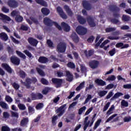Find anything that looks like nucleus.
Masks as SVG:
<instances>
[{
    "label": "nucleus",
    "instance_id": "obj_1",
    "mask_svg": "<svg viewBox=\"0 0 131 131\" xmlns=\"http://www.w3.org/2000/svg\"><path fill=\"white\" fill-rule=\"evenodd\" d=\"M43 23L46 26H50L52 27L53 25H54L58 30H62V28L61 26L58 24V23L56 21H52L50 18L49 17H45L43 19Z\"/></svg>",
    "mask_w": 131,
    "mask_h": 131
},
{
    "label": "nucleus",
    "instance_id": "obj_2",
    "mask_svg": "<svg viewBox=\"0 0 131 131\" xmlns=\"http://www.w3.org/2000/svg\"><path fill=\"white\" fill-rule=\"evenodd\" d=\"M37 82V79L36 78H33L32 79L30 78H27L26 79V82H23V81H21V83L26 86L27 89H32V91H34V87L31 86L30 85L31 83H35Z\"/></svg>",
    "mask_w": 131,
    "mask_h": 131
},
{
    "label": "nucleus",
    "instance_id": "obj_3",
    "mask_svg": "<svg viewBox=\"0 0 131 131\" xmlns=\"http://www.w3.org/2000/svg\"><path fill=\"white\" fill-rule=\"evenodd\" d=\"M108 9L111 12H113L114 13L113 14V17L115 18V19H118L119 17H120V14L119 13L120 9L119 7H117L116 5H109Z\"/></svg>",
    "mask_w": 131,
    "mask_h": 131
},
{
    "label": "nucleus",
    "instance_id": "obj_4",
    "mask_svg": "<svg viewBox=\"0 0 131 131\" xmlns=\"http://www.w3.org/2000/svg\"><path fill=\"white\" fill-rule=\"evenodd\" d=\"M12 17H15V19L16 22L20 23L23 21V17L20 15V12L19 11L13 10L11 13Z\"/></svg>",
    "mask_w": 131,
    "mask_h": 131
},
{
    "label": "nucleus",
    "instance_id": "obj_5",
    "mask_svg": "<svg viewBox=\"0 0 131 131\" xmlns=\"http://www.w3.org/2000/svg\"><path fill=\"white\" fill-rule=\"evenodd\" d=\"M30 98L32 101H35L36 100H41L43 98V95L40 93L32 92L30 95Z\"/></svg>",
    "mask_w": 131,
    "mask_h": 131
},
{
    "label": "nucleus",
    "instance_id": "obj_6",
    "mask_svg": "<svg viewBox=\"0 0 131 131\" xmlns=\"http://www.w3.org/2000/svg\"><path fill=\"white\" fill-rule=\"evenodd\" d=\"M67 47L63 42H59L57 46V52L58 53H65Z\"/></svg>",
    "mask_w": 131,
    "mask_h": 131
},
{
    "label": "nucleus",
    "instance_id": "obj_7",
    "mask_svg": "<svg viewBox=\"0 0 131 131\" xmlns=\"http://www.w3.org/2000/svg\"><path fill=\"white\" fill-rule=\"evenodd\" d=\"M53 84L56 85V88H61L62 83H63V80L57 78H53L51 80Z\"/></svg>",
    "mask_w": 131,
    "mask_h": 131
},
{
    "label": "nucleus",
    "instance_id": "obj_8",
    "mask_svg": "<svg viewBox=\"0 0 131 131\" xmlns=\"http://www.w3.org/2000/svg\"><path fill=\"white\" fill-rule=\"evenodd\" d=\"M82 5L83 8L86 10V11H90L91 9H92V4L89 2V1L86 0H83L82 1Z\"/></svg>",
    "mask_w": 131,
    "mask_h": 131
},
{
    "label": "nucleus",
    "instance_id": "obj_9",
    "mask_svg": "<svg viewBox=\"0 0 131 131\" xmlns=\"http://www.w3.org/2000/svg\"><path fill=\"white\" fill-rule=\"evenodd\" d=\"M67 104H63L62 105H61V106H60L59 107H58L57 110H56V113H58V116H59V117L62 116V115H63V114H64V113H65V110H64V108H65V107H66Z\"/></svg>",
    "mask_w": 131,
    "mask_h": 131
},
{
    "label": "nucleus",
    "instance_id": "obj_10",
    "mask_svg": "<svg viewBox=\"0 0 131 131\" xmlns=\"http://www.w3.org/2000/svg\"><path fill=\"white\" fill-rule=\"evenodd\" d=\"M56 11L62 19H67L68 16L64 12V11H63V9H62V8L59 6L57 7L56 8Z\"/></svg>",
    "mask_w": 131,
    "mask_h": 131
},
{
    "label": "nucleus",
    "instance_id": "obj_11",
    "mask_svg": "<svg viewBox=\"0 0 131 131\" xmlns=\"http://www.w3.org/2000/svg\"><path fill=\"white\" fill-rule=\"evenodd\" d=\"M89 64L90 67L92 69H96V68H98L100 62L98 60H94L89 62Z\"/></svg>",
    "mask_w": 131,
    "mask_h": 131
},
{
    "label": "nucleus",
    "instance_id": "obj_12",
    "mask_svg": "<svg viewBox=\"0 0 131 131\" xmlns=\"http://www.w3.org/2000/svg\"><path fill=\"white\" fill-rule=\"evenodd\" d=\"M10 62L14 65H20V59L17 56H12L10 57Z\"/></svg>",
    "mask_w": 131,
    "mask_h": 131
},
{
    "label": "nucleus",
    "instance_id": "obj_13",
    "mask_svg": "<svg viewBox=\"0 0 131 131\" xmlns=\"http://www.w3.org/2000/svg\"><path fill=\"white\" fill-rule=\"evenodd\" d=\"M61 28H62L63 30L65 32H69L71 30L70 26L65 22L61 23Z\"/></svg>",
    "mask_w": 131,
    "mask_h": 131
},
{
    "label": "nucleus",
    "instance_id": "obj_14",
    "mask_svg": "<svg viewBox=\"0 0 131 131\" xmlns=\"http://www.w3.org/2000/svg\"><path fill=\"white\" fill-rule=\"evenodd\" d=\"M2 67L5 69L8 72V73H10V74L13 73V69H12V68L10 67L8 63H3L2 64Z\"/></svg>",
    "mask_w": 131,
    "mask_h": 131
},
{
    "label": "nucleus",
    "instance_id": "obj_15",
    "mask_svg": "<svg viewBox=\"0 0 131 131\" xmlns=\"http://www.w3.org/2000/svg\"><path fill=\"white\" fill-rule=\"evenodd\" d=\"M8 5L10 8L16 9L18 7V2L15 0H9L8 2Z\"/></svg>",
    "mask_w": 131,
    "mask_h": 131
},
{
    "label": "nucleus",
    "instance_id": "obj_16",
    "mask_svg": "<svg viewBox=\"0 0 131 131\" xmlns=\"http://www.w3.org/2000/svg\"><path fill=\"white\" fill-rule=\"evenodd\" d=\"M76 31L77 33H86L88 30L81 26H78L76 29Z\"/></svg>",
    "mask_w": 131,
    "mask_h": 131
},
{
    "label": "nucleus",
    "instance_id": "obj_17",
    "mask_svg": "<svg viewBox=\"0 0 131 131\" xmlns=\"http://www.w3.org/2000/svg\"><path fill=\"white\" fill-rule=\"evenodd\" d=\"M28 41L29 43H30V45L33 47H36V46H37V43H38V41L33 37H29L28 39Z\"/></svg>",
    "mask_w": 131,
    "mask_h": 131
},
{
    "label": "nucleus",
    "instance_id": "obj_18",
    "mask_svg": "<svg viewBox=\"0 0 131 131\" xmlns=\"http://www.w3.org/2000/svg\"><path fill=\"white\" fill-rule=\"evenodd\" d=\"M87 21L90 25V27H95L96 23H95V20L92 16H89L87 17Z\"/></svg>",
    "mask_w": 131,
    "mask_h": 131
},
{
    "label": "nucleus",
    "instance_id": "obj_19",
    "mask_svg": "<svg viewBox=\"0 0 131 131\" xmlns=\"http://www.w3.org/2000/svg\"><path fill=\"white\" fill-rule=\"evenodd\" d=\"M29 122V119L28 118H23V119L20 121V126H27V124Z\"/></svg>",
    "mask_w": 131,
    "mask_h": 131
},
{
    "label": "nucleus",
    "instance_id": "obj_20",
    "mask_svg": "<svg viewBox=\"0 0 131 131\" xmlns=\"http://www.w3.org/2000/svg\"><path fill=\"white\" fill-rule=\"evenodd\" d=\"M63 8L69 17H72V16H73V12L71 10L70 8H69V6L64 5Z\"/></svg>",
    "mask_w": 131,
    "mask_h": 131
},
{
    "label": "nucleus",
    "instance_id": "obj_21",
    "mask_svg": "<svg viewBox=\"0 0 131 131\" xmlns=\"http://www.w3.org/2000/svg\"><path fill=\"white\" fill-rule=\"evenodd\" d=\"M89 117H86L84 120V127H83V130L84 131L86 130V128L89 127V126L90 125V124L91 123V121L89 120Z\"/></svg>",
    "mask_w": 131,
    "mask_h": 131
},
{
    "label": "nucleus",
    "instance_id": "obj_22",
    "mask_svg": "<svg viewBox=\"0 0 131 131\" xmlns=\"http://www.w3.org/2000/svg\"><path fill=\"white\" fill-rule=\"evenodd\" d=\"M30 19H27V21L28 22V23L29 24H30V25H31L32 24V22L33 23H34L35 24H36V25L38 24V20H37V19H36L32 16L30 17Z\"/></svg>",
    "mask_w": 131,
    "mask_h": 131
},
{
    "label": "nucleus",
    "instance_id": "obj_23",
    "mask_svg": "<svg viewBox=\"0 0 131 131\" xmlns=\"http://www.w3.org/2000/svg\"><path fill=\"white\" fill-rule=\"evenodd\" d=\"M38 62H39V63H41L42 64H46V63L49 62V58L45 56H40L38 59Z\"/></svg>",
    "mask_w": 131,
    "mask_h": 131
},
{
    "label": "nucleus",
    "instance_id": "obj_24",
    "mask_svg": "<svg viewBox=\"0 0 131 131\" xmlns=\"http://www.w3.org/2000/svg\"><path fill=\"white\" fill-rule=\"evenodd\" d=\"M66 77H67V81H72L73 80V75L70 73V72L67 71L66 72Z\"/></svg>",
    "mask_w": 131,
    "mask_h": 131
},
{
    "label": "nucleus",
    "instance_id": "obj_25",
    "mask_svg": "<svg viewBox=\"0 0 131 131\" xmlns=\"http://www.w3.org/2000/svg\"><path fill=\"white\" fill-rule=\"evenodd\" d=\"M95 82L100 86H104V85H106V82L102 79H96L95 80Z\"/></svg>",
    "mask_w": 131,
    "mask_h": 131
},
{
    "label": "nucleus",
    "instance_id": "obj_26",
    "mask_svg": "<svg viewBox=\"0 0 131 131\" xmlns=\"http://www.w3.org/2000/svg\"><path fill=\"white\" fill-rule=\"evenodd\" d=\"M77 19L78 20V21L80 24H85L86 23V20L85 18H83V17L81 16V15H78L77 17Z\"/></svg>",
    "mask_w": 131,
    "mask_h": 131
},
{
    "label": "nucleus",
    "instance_id": "obj_27",
    "mask_svg": "<svg viewBox=\"0 0 131 131\" xmlns=\"http://www.w3.org/2000/svg\"><path fill=\"white\" fill-rule=\"evenodd\" d=\"M0 17H1V20L3 21H8V22H10L11 20L10 17L3 13H0Z\"/></svg>",
    "mask_w": 131,
    "mask_h": 131
},
{
    "label": "nucleus",
    "instance_id": "obj_28",
    "mask_svg": "<svg viewBox=\"0 0 131 131\" xmlns=\"http://www.w3.org/2000/svg\"><path fill=\"white\" fill-rule=\"evenodd\" d=\"M71 37L75 43H78V41H79V37H78V36H77L76 33H72Z\"/></svg>",
    "mask_w": 131,
    "mask_h": 131
},
{
    "label": "nucleus",
    "instance_id": "obj_29",
    "mask_svg": "<svg viewBox=\"0 0 131 131\" xmlns=\"http://www.w3.org/2000/svg\"><path fill=\"white\" fill-rule=\"evenodd\" d=\"M121 96H123V94L122 93L117 92L111 99V101H113L114 100H115V99H118V98H119V97H121Z\"/></svg>",
    "mask_w": 131,
    "mask_h": 131
},
{
    "label": "nucleus",
    "instance_id": "obj_30",
    "mask_svg": "<svg viewBox=\"0 0 131 131\" xmlns=\"http://www.w3.org/2000/svg\"><path fill=\"white\" fill-rule=\"evenodd\" d=\"M41 12L44 16H48L50 14V10L47 8H42L41 9Z\"/></svg>",
    "mask_w": 131,
    "mask_h": 131
},
{
    "label": "nucleus",
    "instance_id": "obj_31",
    "mask_svg": "<svg viewBox=\"0 0 131 131\" xmlns=\"http://www.w3.org/2000/svg\"><path fill=\"white\" fill-rule=\"evenodd\" d=\"M36 3L40 6H43V7H47L48 4L47 2L43 0H35Z\"/></svg>",
    "mask_w": 131,
    "mask_h": 131
},
{
    "label": "nucleus",
    "instance_id": "obj_32",
    "mask_svg": "<svg viewBox=\"0 0 131 131\" xmlns=\"http://www.w3.org/2000/svg\"><path fill=\"white\" fill-rule=\"evenodd\" d=\"M84 54L85 57H86V58H89V57H91L94 53H93V51H92V50H89L88 52V51L85 50L84 51Z\"/></svg>",
    "mask_w": 131,
    "mask_h": 131
},
{
    "label": "nucleus",
    "instance_id": "obj_33",
    "mask_svg": "<svg viewBox=\"0 0 131 131\" xmlns=\"http://www.w3.org/2000/svg\"><path fill=\"white\" fill-rule=\"evenodd\" d=\"M0 38L2 40H4L5 41H7V40L8 39L9 37H8V35L6 33H1L0 34Z\"/></svg>",
    "mask_w": 131,
    "mask_h": 131
},
{
    "label": "nucleus",
    "instance_id": "obj_34",
    "mask_svg": "<svg viewBox=\"0 0 131 131\" xmlns=\"http://www.w3.org/2000/svg\"><path fill=\"white\" fill-rule=\"evenodd\" d=\"M130 19L131 18L128 15L124 14L122 15V20L124 22H128V21H130Z\"/></svg>",
    "mask_w": 131,
    "mask_h": 131
},
{
    "label": "nucleus",
    "instance_id": "obj_35",
    "mask_svg": "<svg viewBox=\"0 0 131 131\" xmlns=\"http://www.w3.org/2000/svg\"><path fill=\"white\" fill-rule=\"evenodd\" d=\"M57 119H58V116H53L52 117V125H53V126H55V125H56V124H57Z\"/></svg>",
    "mask_w": 131,
    "mask_h": 131
},
{
    "label": "nucleus",
    "instance_id": "obj_36",
    "mask_svg": "<svg viewBox=\"0 0 131 131\" xmlns=\"http://www.w3.org/2000/svg\"><path fill=\"white\" fill-rule=\"evenodd\" d=\"M115 30H116V28L115 27H108L105 29V32L107 33L114 32Z\"/></svg>",
    "mask_w": 131,
    "mask_h": 131
},
{
    "label": "nucleus",
    "instance_id": "obj_37",
    "mask_svg": "<svg viewBox=\"0 0 131 131\" xmlns=\"http://www.w3.org/2000/svg\"><path fill=\"white\" fill-rule=\"evenodd\" d=\"M101 122H102V119H98L97 120V121L95 122V124L94 125V126L93 128L94 129H97V128H98L99 125H100Z\"/></svg>",
    "mask_w": 131,
    "mask_h": 131
},
{
    "label": "nucleus",
    "instance_id": "obj_38",
    "mask_svg": "<svg viewBox=\"0 0 131 131\" xmlns=\"http://www.w3.org/2000/svg\"><path fill=\"white\" fill-rule=\"evenodd\" d=\"M16 53L17 54V55L20 57V58H22L23 59H26V56L24 54L22 53V52L19 51H16Z\"/></svg>",
    "mask_w": 131,
    "mask_h": 131
},
{
    "label": "nucleus",
    "instance_id": "obj_39",
    "mask_svg": "<svg viewBox=\"0 0 131 131\" xmlns=\"http://www.w3.org/2000/svg\"><path fill=\"white\" fill-rule=\"evenodd\" d=\"M96 116H97V114H94V115L91 118V121H90V123L89 126L91 127L93 124H94V122H95V120H96Z\"/></svg>",
    "mask_w": 131,
    "mask_h": 131
},
{
    "label": "nucleus",
    "instance_id": "obj_40",
    "mask_svg": "<svg viewBox=\"0 0 131 131\" xmlns=\"http://www.w3.org/2000/svg\"><path fill=\"white\" fill-rule=\"evenodd\" d=\"M0 106L4 109H9V106L6 102H4V101L0 102Z\"/></svg>",
    "mask_w": 131,
    "mask_h": 131
},
{
    "label": "nucleus",
    "instance_id": "obj_41",
    "mask_svg": "<svg viewBox=\"0 0 131 131\" xmlns=\"http://www.w3.org/2000/svg\"><path fill=\"white\" fill-rule=\"evenodd\" d=\"M67 66L69 67V68H71V69H75V64L71 61H70L68 63Z\"/></svg>",
    "mask_w": 131,
    "mask_h": 131
},
{
    "label": "nucleus",
    "instance_id": "obj_42",
    "mask_svg": "<svg viewBox=\"0 0 131 131\" xmlns=\"http://www.w3.org/2000/svg\"><path fill=\"white\" fill-rule=\"evenodd\" d=\"M7 52L9 55H14V49L11 47H7Z\"/></svg>",
    "mask_w": 131,
    "mask_h": 131
},
{
    "label": "nucleus",
    "instance_id": "obj_43",
    "mask_svg": "<svg viewBox=\"0 0 131 131\" xmlns=\"http://www.w3.org/2000/svg\"><path fill=\"white\" fill-rule=\"evenodd\" d=\"M19 76L20 78L24 79L26 77V73L24 72L23 70L19 71Z\"/></svg>",
    "mask_w": 131,
    "mask_h": 131
},
{
    "label": "nucleus",
    "instance_id": "obj_44",
    "mask_svg": "<svg viewBox=\"0 0 131 131\" xmlns=\"http://www.w3.org/2000/svg\"><path fill=\"white\" fill-rule=\"evenodd\" d=\"M1 131H11V128L8 125H6L2 126Z\"/></svg>",
    "mask_w": 131,
    "mask_h": 131
},
{
    "label": "nucleus",
    "instance_id": "obj_45",
    "mask_svg": "<svg viewBox=\"0 0 131 131\" xmlns=\"http://www.w3.org/2000/svg\"><path fill=\"white\" fill-rule=\"evenodd\" d=\"M51 91L50 87H46L42 91L43 95H47Z\"/></svg>",
    "mask_w": 131,
    "mask_h": 131
},
{
    "label": "nucleus",
    "instance_id": "obj_46",
    "mask_svg": "<svg viewBox=\"0 0 131 131\" xmlns=\"http://www.w3.org/2000/svg\"><path fill=\"white\" fill-rule=\"evenodd\" d=\"M36 70L39 75H40L41 76H45V72H43L42 70L40 68H37Z\"/></svg>",
    "mask_w": 131,
    "mask_h": 131
},
{
    "label": "nucleus",
    "instance_id": "obj_47",
    "mask_svg": "<svg viewBox=\"0 0 131 131\" xmlns=\"http://www.w3.org/2000/svg\"><path fill=\"white\" fill-rule=\"evenodd\" d=\"M28 110L29 113L31 114H33V113H34L35 111V110H34V108H33V107L30 105L28 106Z\"/></svg>",
    "mask_w": 131,
    "mask_h": 131
},
{
    "label": "nucleus",
    "instance_id": "obj_48",
    "mask_svg": "<svg viewBox=\"0 0 131 131\" xmlns=\"http://www.w3.org/2000/svg\"><path fill=\"white\" fill-rule=\"evenodd\" d=\"M84 86V82L81 83L76 89V91H80Z\"/></svg>",
    "mask_w": 131,
    "mask_h": 131
},
{
    "label": "nucleus",
    "instance_id": "obj_49",
    "mask_svg": "<svg viewBox=\"0 0 131 131\" xmlns=\"http://www.w3.org/2000/svg\"><path fill=\"white\" fill-rule=\"evenodd\" d=\"M11 116L12 117H14L15 118H17V119L19 118V114H18V113L11 111Z\"/></svg>",
    "mask_w": 131,
    "mask_h": 131
},
{
    "label": "nucleus",
    "instance_id": "obj_50",
    "mask_svg": "<svg viewBox=\"0 0 131 131\" xmlns=\"http://www.w3.org/2000/svg\"><path fill=\"white\" fill-rule=\"evenodd\" d=\"M18 107L19 110H26V106L22 103H19L18 104Z\"/></svg>",
    "mask_w": 131,
    "mask_h": 131
},
{
    "label": "nucleus",
    "instance_id": "obj_51",
    "mask_svg": "<svg viewBox=\"0 0 131 131\" xmlns=\"http://www.w3.org/2000/svg\"><path fill=\"white\" fill-rule=\"evenodd\" d=\"M40 81L42 84H44L45 85H48L49 84V81L44 78H42L40 80Z\"/></svg>",
    "mask_w": 131,
    "mask_h": 131
},
{
    "label": "nucleus",
    "instance_id": "obj_52",
    "mask_svg": "<svg viewBox=\"0 0 131 131\" xmlns=\"http://www.w3.org/2000/svg\"><path fill=\"white\" fill-rule=\"evenodd\" d=\"M29 28L28 27V26L22 24L20 26V30H23L24 31H27Z\"/></svg>",
    "mask_w": 131,
    "mask_h": 131
},
{
    "label": "nucleus",
    "instance_id": "obj_53",
    "mask_svg": "<svg viewBox=\"0 0 131 131\" xmlns=\"http://www.w3.org/2000/svg\"><path fill=\"white\" fill-rule=\"evenodd\" d=\"M12 86L16 90V91H18L20 88V85L16 83V82L12 83Z\"/></svg>",
    "mask_w": 131,
    "mask_h": 131
},
{
    "label": "nucleus",
    "instance_id": "obj_54",
    "mask_svg": "<svg viewBox=\"0 0 131 131\" xmlns=\"http://www.w3.org/2000/svg\"><path fill=\"white\" fill-rule=\"evenodd\" d=\"M108 92L107 91H102L99 92L98 95L100 97H104L105 95H106Z\"/></svg>",
    "mask_w": 131,
    "mask_h": 131
},
{
    "label": "nucleus",
    "instance_id": "obj_55",
    "mask_svg": "<svg viewBox=\"0 0 131 131\" xmlns=\"http://www.w3.org/2000/svg\"><path fill=\"white\" fill-rule=\"evenodd\" d=\"M121 105L123 107H128V102H127L124 100H123L121 102Z\"/></svg>",
    "mask_w": 131,
    "mask_h": 131
},
{
    "label": "nucleus",
    "instance_id": "obj_56",
    "mask_svg": "<svg viewBox=\"0 0 131 131\" xmlns=\"http://www.w3.org/2000/svg\"><path fill=\"white\" fill-rule=\"evenodd\" d=\"M108 54L112 57L113 56H114L115 54H116V49L114 48L111 51H109Z\"/></svg>",
    "mask_w": 131,
    "mask_h": 131
},
{
    "label": "nucleus",
    "instance_id": "obj_57",
    "mask_svg": "<svg viewBox=\"0 0 131 131\" xmlns=\"http://www.w3.org/2000/svg\"><path fill=\"white\" fill-rule=\"evenodd\" d=\"M47 45L49 47V48H54V42L52 41L51 40H47Z\"/></svg>",
    "mask_w": 131,
    "mask_h": 131
},
{
    "label": "nucleus",
    "instance_id": "obj_58",
    "mask_svg": "<svg viewBox=\"0 0 131 131\" xmlns=\"http://www.w3.org/2000/svg\"><path fill=\"white\" fill-rule=\"evenodd\" d=\"M110 106V102H108L104 106L103 108V112H105V111H107L108 110V108H109Z\"/></svg>",
    "mask_w": 131,
    "mask_h": 131
},
{
    "label": "nucleus",
    "instance_id": "obj_59",
    "mask_svg": "<svg viewBox=\"0 0 131 131\" xmlns=\"http://www.w3.org/2000/svg\"><path fill=\"white\" fill-rule=\"evenodd\" d=\"M91 99H92V95L88 94L87 98L85 100L84 104H88V103L89 102L90 100Z\"/></svg>",
    "mask_w": 131,
    "mask_h": 131
},
{
    "label": "nucleus",
    "instance_id": "obj_60",
    "mask_svg": "<svg viewBox=\"0 0 131 131\" xmlns=\"http://www.w3.org/2000/svg\"><path fill=\"white\" fill-rule=\"evenodd\" d=\"M43 107V103H39L36 106V109L37 110H39V109H41Z\"/></svg>",
    "mask_w": 131,
    "mask_h": 131
},
{
    "label": "nucleus",
    "instance_id": "obj_61",
    "mask_svg": "<svg viewBox=\"0 0 131 131\" xmlns=\"http://www.w3.org/2000/svg\"><path fill=\"white\" fill-rule=\"evenodd\" d=\"M5 100L7 102H9L10 103H12V102H13V99L8 95L6 96Z\"/></svg>",
    "mask_w": 131,
    "mask_h": 131
},
{
    "label": "nucleus",
    "instance_id": "obj_62",
    "mask_svg": "<svg viewBox=\"0 0 131 131\" xmlns=\"http://www.w3.org/2000/svg\"><path fill=\"white\" fill-rule=\"evenodd\" d=\"M24 53H25L26 56H28L29 58H31V57H32V54H31V53H30L27 50H24Z\"/></svg>",
    "mask_w": 131,
    "mask_h": 131
},
{
    "label": "nucleus",
    "instance_id": "obj_63",
    "mask_svg": "<svg viewBox=\"0 0 131 131\" xmlns=\"http://www.w3.org/2000/svg\"><path fill=\"white\" fill-rule=\"evenodd\" d=\"M111 21L112 23H113V24H117L118 23H119V20L116 18H112L111 19Z\"/></svg>",
    "mask_w": 131,
    "mask_h": 131
},
{
    "label": "nucleus",
    "instance_id": "obj_64",
    "mask_svg": "<svg viewBox=\"0 0 131 131\" xmlns=\"http://www.w3.org/2000/svg\"><path fill=\"white\" fill-rule=\"evenodd\" d=\"M124 122H129V121H131V117H125L124 118Z\"/></svg>",
    "mask_w": 131,
    "mask_h": 131
}]
</instances>
